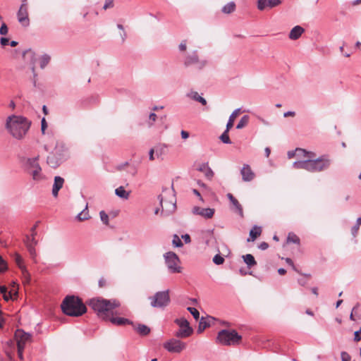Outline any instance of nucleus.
Segmentation results:
<instances>
[{"mask_svg":"<svg viewBox=\"0 0 361 361\" xmlns=\"http://www.w3.org/2000/svg\"><path fill=\"white\" fill-rule=\"evenodd\" d=\"M305 32V29L300 25L295 26L289 33V38L292 40H296L300 38Z\"/></svg>","mask_w":361,"mask_h":361,"instance_id":"21","label":"nucleus"},{"mask_svg":"<svg viewBox=\"0 0 361 361\" xmlns=\"http://www.w3.org/2000/svg\"><path fill=\"white\" fill-rule=\"evenodd\" d=\"M157 114H154V113H151L149 116V125L151 126L153 125V123L156 121L157 119Z\"/></svg>","mask_w":361,"mask_h":361,"instance_id":"53","label":"nucleus"},{"mask_svg":"<svg viewBox=\"0 0 361 361\" xmlns=\"http://www.w3.org/2000/svg\"><path fill=\"white\" fill-rule=\"evenodd\" d=\"M164 348L170 353H179L186 348V343L172 338L164 343Z\"/></svg>","mask_w":361,"mask_h":361,"instance_id":"11","label":"nucleus"},{"mask_svg":"<svg viewBox=\"0 0 361 361\" xmlns=\"http://www.w3.org/2000/svg\"><path fill=\"white\" fill-rule=\"evenodd\" d=\"M25 244H26L27 251L30 255V257L32 259L34 262L36 263L37 262V261H36L37 253H36V250L35 248V246L36 245H34V243H30V242H25Z\"/></svg>","mask_w":361,"mask_h":361,"instance_id":"28","label":"nucleus"},{"mask_svg":"<svg viewBox=\"0 0 361 361\" xmlns=\"http://www.w3.org/2000/svg\"><path fill=\"white\" fill-rule=\"evenodd\" d=\"M231 204L233 205V207H235V211L236 212L238 213V214L241 216V217H243V207L241 206V204L239 203V202L238 201V200L235 198V200L232 201L231 202Z\"/></svg>","mask_w":361,"mask_h":361,"instance_id":"38","label":"nucleus"},{"mask_svg":"<svg viewBox=\"0 0 361 361\" xmlns=\"http://www.w3.org/2000/svg\"><path fill=\"white\" fill-rule=\"evenodd\" d=\"M358 231H359V226L357 225H354L352 228H351V233L353 235V237H356L357 233H358Z\"/></svg>","mask_w":361,"mask_h":361,"instance_id":"57","label":"nucleus"},{"mask_svg":"<svg viewBox=\"0 0 361 361\" xmlns=\"http://www.w3.org/2000/svg\"><path fill=\"white\" fill-rule=\"evenodd\" d=\"M216 318L212 316H207V317H202L199 322L197 332L201 333L207 327H209L214 324Z\"/></svg>","mask_w":361,"mask_h":361,"instance_id":"16","label":"nucleus"},{"mask_svg":"<svg viewBox=\"0 0 361 361\" xmlns=\"http://www.w3.org/2000/svg\"><path fill=\"white\" fill-rule=\"evenodd\" d=\"M296 153H298V156H301V155L303 156V154L301 152H297L296 150L295 152L294 151H289L288 152V158L289 159L293 158L295 155Z\"/></svg>","mask_w":361,"mask_h":361,"instance_id":"58","label":"nucleus"},{"mask_svg":"<svg viewBox=\"0 0 361 361\" xmlns=\"http://www.w3.org/2000/svg\"><path fill=\"white\" fill-rule=\"evenodd\" d=\"M296 151L301 152L304 157L309 158L310 172L314 173L326 170L329 168L331 164V160L327 155H322L319 158L312 159V158L314 157V154L313 152H307L300 148H297Z\"/></svg>","mask_w":361,"mask_h":361,"instance_id":"4","label":"nucleus"},{"mask_svg":"<svg viewBox=\"0 0 361 361\" xmlns=\"http://www.w3.org/2000/svg\"><path fill=\"white\" fill-rule=\"evenodd\" d=\"M116 195L123 199L128 200L130 195V192H127L123 186H120L115 190Z\"/></svg>","mask_w":361,"mask_h":361,"instance_id":"30","label":"nucleus"},{"mask_svg":"<svg viewBox=\"0 0 361 361\" xmlns=\"http://www.w3.org/2000/svg\"><path fill=\"white\" fill-rule=\"evenodd\" d=\"M250 121V116L248 115H244L236 126L237 129H242L245 127Z\"/></svg>","mask_w":361,"mask_h":361,"instance_id":"34","label":"nucleus"},{"mask_svg":"<svg viewBox=\"0 0 361 361\" xmlns=\"http://www.w3.org/2000/svg\"><path fill=\"white\" fill-rule=\"evenodd\" d=\"M15 261H16V264L18 265V267H19V269H20V271L22 272V275L24 278L23 283H29L30 281V279H31L30 274H29L25 266L23 264V260L22 257L20 255L16 254V257H15Z\"/></svg>","mask_w":361,"mask_h":361,"instance_id":"14","label":"nucleus"},{"mask_svg":"<svg viewBox=\"0 0 361 361\" xmlns=\"http://www.w3.org/2000/svg\"><path fill=\"white\" fill-rule=\"evenodd\" d=\"M14 339L17 343V347L25 348L26 344L32 341V334L24 331L22 329H18L15 331Z\"/></svg>","mask_w":361,"mask_h":361,"instance_id":"10","label":"nucleus"},{"mask_svg":"<svg viewBox=\"0 0 361 361\" xmlns=\"http://www.w3.org/2000/svg\"><path fill=\"white\" fill-rule=\"evenodd\" d=\"M66 149L63 145H56L52 153L55 154L57 157H62V161L65 159Z\"/></svg>","mask_w":361,"mask_h":361,"instance_id":"29","label":"nucleus"},{"mask_svg":"<svg viewBox=\"0 0 361 361\" xmlns=\"http://www.w3.org/2000/svg\"><path fill=\"white\" fill-rule=\"evenodd\" d=\"M0 293L1 294H3L4 299L6 301H8L11 298V293H8L7 288L4 286H0Z\"/></svg>","mask_w":361,"mask_h":361,"instance_id":"41","label":"nucleus"},{"mask_svg":"<svg viewBox=\"0 0 361 361\" xmlns=\"http://www.w3.org/2000/svg\"><path fill=\"white\" fill-rule=\"evenodd\" d=\"M8 269V265L6 261L0 255V273L4 272Z\"/></svg>","mask_w":361,"mask_h":361,"instance_id":"47","label":"nucleus"},{"mask_svg":"<svg viewBox=\"0 0 361 361\" xmlns=\"http://www.w3.org/2000/svg\"><path fill=\"white\" fill-rule=\"evenodd\" d=\"M342 361H350L351 357L346 352H342L341 354Z\"/></svg>","mask_w":361,"mask_h":361,"instance_id":"52","label":"nucleus"},{"mask_svg":"<svg viewBox=\"0 0 361 361\" xmlns=\"http://www.w3.org/2000/svg\"><path fill=\"white\" fill-rule=\"evenodd\" d=\"M17 18L19 23L23 27H27L30 25V18L28 15V6L20 5L18 12Z\"/></svg>","mask_w":361,"mask_h":361,"instance_id":"13","label":"nucleus"},{"mask_svg":"<svg viewBox=\"0 0 361 361\" xmlns=\"http://www.w3.org/2000/svg\"><path fill=\"white\" fill-rule=\"evenodd\" d=\"M165 262L170 273H180L182 268L178 265L180 259L173 252H168L164 255Z\"/></svg>","mask_w":361,"mask_h":361,"instance_id":"8","label":"nucleus"},{"mask_svg":"<svg viewBox=\"0 0 361 361\" xmlns=\"http://www.w3.org/2000/svg\"><path fill=\"white\" fill-rule=\"evenodd\" d=\"M262 233V228L259 226H254L253 228L250 231V237L247 238V241H255L257 237H259Z\"/></svg>","mask_w":361,"mask_h":361,"instance_id":"24","label":"nucleus"},{"mask_svg":"<svg viewBox=\"0 0 361 361\" xmlns=\"http://www.w3.org/2000/svg\"><path fill=\"white\" fill-rule=\"evenodd\" d=\"M186 40L182 41L178 47L179 50L181 51H185L186 50Z\"/></svg>","mask_w":361,"mask_h":361,"instance_id":"61","label":"nucleus"},{"mask_svg":"<svg viewBox=\"0 0 361 361\" xmlns=\"http://www.w3.org/2000/svg\"><path fill=\"white\" fill-rule=\"evenodd\" d=\"M182 238L184 240L185 243H190L191 242L190 236L188 234L183 235Z\"/></svg>","mask_w":361,"mask_h":361,"instance_id":"63","label":"nucleus"},{"mask_svg":"<svg viewBox=\"0 0 361 361\" xmlns=\"http://www.w3.org/2000/svg\"><path fill=\"white\" fill-rule=\"evenodd\" d=\"M281 4V0H267V6L274 8Z\"/></svg>","mask_w":361,"mask_h":361,"instance_id":"48","label":"nucleus"},{"mask_svg":"<svg viewBox=\"0 0 361 361\" xmlns=\"http://www.w3.org/2000/svg\"><path fill=\"white\" fill-rule=\"evenodd\" d=\"M242 336L235 330L223 329L219 331L216 343L223 345H235L240 343Z\"/></svg>","mask_w":361,"mask_h":361,"instance_id":"5","label":"nucleus"},{"mask_svg":"<svg viewBox=\"0 0 361 361\" xmlns=\"http://www.w3.org/2000/svg\"><path fill=\"white\" fill-rule=\"evenodd\" d=\"M214 209L202 208L195 206L192 208V213L195 215H200L205 219H211L214 214Z\"/></svg>","mask_w":361,"mask_h":361,"instance_id":"15","label":"nucleus"},{"mask_svg":"<svg viewBox=\"0 0 361 361\" xmlns=\"http://www.w3.org/2000/svg\"><path fill=\"white\" fill-rule=\"evenodd\" d=\"M64 183V179L61 176H55L54 183L52 188V195L56 197L59 195V191L62 188Z\"/></svg>","mask_w":361,"mask_h":361,"instance_id":"19","label":"nucleus"},{"mask_svg":"<svg viewBox=\"0 0 361 361\" xmlns=\"http://www.w3.org/2000/svg\"><path fill=\"white\" fill-rule=\"evenodd\" d=\"M114 6V2H113V0H106L104 6H103V8L104 10H106L107 8H111L113 7Z\"/></svg>","mask_w":361,"mask_h":361,"instance_id":"56","label":"nucleus"},{"mask_svg":"<svg viewBox=\"0 0 361 361\" xmlns=\"http://www.w3.org/2000/svg\"><path fill=\"white\" fill-rule=\"evenodd\" d=\"M106 280L103 278H101L99 280V286L100 288H103L106 286Z\"/></svg>","mask_w":361,"mask_h":361,"instance_id":"64","label":"nucleus"},{"mask_svg":"<svg viewBox=\"0 0 361 361\" xmlns=\"http://www.w3.org/2000/svg\"><path fill=\"white\" fill-rule=\"evenodd\" d=\"M62 312L70 317H78L87 312V307L78 296L67 295L61 304Z\"/></svg>","mask_w":361,"mask_h":361,"instance_id":"2","label":"nucleus"},{"mask_svg":"<svg viewBox=\"0 0 361 361\" xmlns=\"http://www.w3.org/2000/svg\"><path fill=\"white\" fill-rule=\"evenodd\" d=\"M360 304L357 302L352 309L351 313L350 314V319L352 321H355L354 313L356 312V310L358 309Z\"/></svg>","mask_w":361,"mask_h":361,"instance_id":"51","label":"nucleus"},{"mask_svg":"<svg viewBox=\"0 0 361 361\" xmlns=\"http://www.w3.org/2000/svg\"><path fill=\"white\" fill-rule=\"evenodd\" d=\"M106 320L110 321L113 324L116 326H126L127 324L134 326L133 322L123 317H115L109 316Z\"/></svg>","mask_w":361,"mask_h":361,"instance_id":"18","label":"nucleus"},{"mask_svg":"<svg viewBox=\"0 0 361 361\" xmlns=\"http://www.w3.org/2000/svg\"><path fill=\"white\" fill-rule=\"evenodd\" d=\"M99 216H100L101 221L105 225H108L109 224V216H108V214L104 211H101L99 212Z\"/></svg>","mask_w":361,"mask_h":361,"instance_id":"46","label":"nucleus"},{"mask_svg":"<svg viewBox=\"0 0 361 361\" xmlns=\"http://www.w3.org/2000/svg\"><path fill=\"white\" fill-rule=\"evenodd\" d=\"M50 56L48 54H44L39 59V64L41 68H44L50 61Z\"/></svg>","mask_w":361,"mask_h":361,"instance_id":"37","label":"nucleus"},{"mask_svg":"<svg viewBox=\"0 0 361 361\" xmlns=\"http://www.w3.org/2000/svg\"><path fill=\"white\" fill-rule=\"evenodd\" d=\"M240 174L242 176L243 180L245 182L251 181L255 177V173L248 164H245L243 166L240 170Z\"/></svg>","mask_w":361,"mask_h":361,"instance_id":"17","label":"nucleus"},{"mask_svg":"<svg viewBox=\"0 0 361 361\" xmlns=\"http://www.w3.org/2000/svg\"><path fill=\"white\" fill-rule=\"evenodd\" d=\"M218 251V254H216L214 257H213V262L216 264V265H221V264H223L224 262V258L223 256H221L220 255V251L218 249L217 250Z\"/></svg>","mask_w":361,"mask_h":361,"instance_id":"39","label":"nucleus"},{"mask_svg":"<svg viewBox=\"0 0 361 361\" xmlns=\"http://www.w3.org/2000/svg\"><path fill=\"white\" fill-rule=\"evenodd\" d=\"M38 157L29 158L27 161L28 173L35 181H41L45 179V176L42 173V168L38 163Z\"/></svg>","mask_w":361,"mask_h":361,"instance_id":"7","label":"nucleus"},{"mask_svg":"<svg viewBox=\"0 0 361 361\" xmlns=\"http://www.w3.org/2000/svg\"><path fill=\"white\" fill-rule=\"evenodd\" d=\"M287 242L299 244L300 238L295 234L290 233L287 237Z\"/></svg>","mask_w":361,"mask_h":361,"instance_id":"40","label":"nucleus"},{"mask_svg":"<svg viewBox=\"0 0 361 361\" xmlns=\"http://www.w3.org/2000/svg\"><path fill=\"white\" fill-rule=\"evenodd\" d=\"M187 97L191 98L192 99L201 103L202 105L207 104V101L204 98L200 96L197 92H191L187 94Z\"/></svg>","mask_w":361,"mask_h":361,"instance_id":"27","label":"nucleus"},{"mask_svg":"<svg viewBox=\"0 0 361 361\" xmlns=\"http://www.w3.org/2000/svg\"><path fill=\"white\" fill-rule=\"evenodd\" d=\"M360 334H361V327L360 328V329L358 331H356L354 333V341L355 342H358V341H361Z\"/></svg>","mask_w":361,"mask_h":361,"instance_id":"54","label":"nucleus"},{"mask_svg":"<svg viewBox=\"0 0 361 361\" xmlns=\"http://www.w3.org/2000/svg\"><path fill=\"white\" fill-rule=\"evenodd\" d=\"M194 64H197L199 69L203 68L207 64V61L199 60L197 51L196 50L187 55L184 60V65L185 66H190Z\"/></svg>","mask_w":361,"mask_h":361,"instance_id":"12","label":"nucleus"},{"mask_svg":"<svg viewBox=\"0 0 361 361\" xmlns=\"http://www.w3.org/2000/svg\"><path fill=\"white\" fill-rule=\"evenodd\" d=\"M133 329L137 331V333L141 336H147L150 333V328L145 324H138L134 326H132Z\"/></svg>","mask_w":361,"mask_h":361,"instance_id":"22","label":"nucleus"},{"mask_svg":"<svg viewBox=\"0 0 361 361\" xmlns=\"http://www.w3.org/2000/svg\"><path fill=\"white\" fill-rule=\"evenodd\" d=\"M90 218V216L89 212L87 211V205H86L85 208L76 216V219L79 221L87 220Z\"/></svg>","mask_w":361,"mask_h":361,"instance_id":"33","label":"nucleus"},{"mask_svg":"<svg viewBox=\"0 0 361 361\" xmlns=\"http://www.w3.org/2000/svg\"><path fill=\"white\" fill-rule=\"evenodd\" d=\"M175 323L180 326V329L175 334L177 338H188L192 334L193 329L190 326V324L186 319L183 317L176 319Z\"/></svg>","mask_w":361,"mask_h":361,"instance_id":"9","label":"nucleus"},{"mask_svg":"<svg viewBox=\"0 0 361 361\" xmlns=\"http://www.w3.org/2000/svg\"><path fill=\"white\" fill-rule=\"evenodd\" d=\"M309 158L302 161H297L293 164V167L296 169H305L309 171Z\"/></svg>","mask_w":361,"mask_h":361,"instance_id":"25","label":"nucleus"},{"mask_svg":"<svg viewBox=\"0 0 361 361\" xmlns=\"http://www.w3.org/2000/svg\"><path fill=\"white\" fill-rule=\"evenodd\" d=\"M286 263H287L288 264H289L290 266H291V267H292V268H293V269L294 271H295L296 272H298V274H300L303 275V274H302V273H301V272H300V271H299V270L295 267V264H294V263H293V260H292L290 258H288V257L286 258ZM304 276H307V277H310V276H310V274H304Z\"/></svg>","mask_w":361,"mask_h":361,"instance_id":"42","label":"nucleus"},{"mask_svg":"<svg viewBox=\"0 0 361 361\" xmlns=\"http://www.w3.org/2000/svg\"><path fill=\"white\" fill-rule=\"evenodd\" d=\"M197 170L199 171L203 172L208 179H212V178L214 176V172L209 166L208 163H203L200 164L197 168Z\"/></svg>","mask_w":361,"mask_h":361,"instance_id":"23","label":"nucleus"},{"mask_svg":"<svg viewBox=\"0 0 361 361\" xmlns=\"http://www.w3.org/2000/svg\"><path fill=\"white\" fill-rule=\"evenodd\" d=\"M37 235V232L34 231V233L31 232V235H26L25 242H30L34 243V245L37 244V241L35 240V235Z\"/></svg>","mask_w":361,"mask_h":361,"instance_id":"45","label":"nucleus"},{"mask_svg":"<svg viewBox=\"0 0 361 361\" xmlns=\"http://www.w3.org/2000/svg\"><path fill=\"white\" fill-rule=\"evenodd\" d=\"M47 164L52 168L58 167L62 163V157H57L54 153H51L47 159Z\"/></svg>","mask_w":361,"mask_h":361,"instance_id":"20","label":"nucleus"},{"mask_svg":"<svg viewBox=\"0 0 361 361\" xmlns=\"http://www.w3.org/2000/svg\"><path fill=\"white\" fill-rule=\"evenodd\" d=\"M267 7V0H258L257 8L260 11H263Z\"/></svg>","mask_w":361,"mask_h":361,"instance_id":"49","label":"nucleus"},{"mask_svg":"<svg viewBox=\"0 0 361 361\" xmlns=\"http://www.w3.org/2000/svg\"><path fill=\"white\" fill-rule=\"evenodd\" d=\"M87 304L103 319H107L108 313L120 306L117 300H106L102 298L90 299Z\"/></svg>","mask_w":361,"mask_h":361,"instance_id":"3","label":"nucleus"},{"mask_svg":"<svg viewBox=\"0 0 361 361\" xmlns=\"http://www.w3.org/2000/svg\"><path fill=\"white\" fill-rule=\"evenodd\" d=\"M269 247V244L266 242H262L258 245V248L262 250H265Z\"/></svg>","mask_w":361,"mask_h":361,"instance_id":"60","label":"nucleus"},{"mask_svg":"<svg viewBox=\"0 0 361 361\" xmlns=\"http://www.w3.org/2000/svg\"><path fill=\"white\" fill-rule=\"evenodd\" d=\"M149 300L152 307L164 309L171 302L169 290L158 291L154 295L149 297Z\"/></svg>","mask_w":361,"mask_h":361,"instance_id":"6","label":"nucleus"},{"mask_svg":"<svg viewBox=\"0 0 361 361\" xmlns=\"http://www.w3.org/2000/svg\"><path fill=\"white\" fill-rule=\"evenodd\" d=\"M31 121L22 116L11 115L6 119V128L15 138L21 140L27 133Z\"/></svg>","mask_w":361,"mask_h":361,"instance_id":"1","label":"nucleus"},{"mask_svg":"<svg viewBox=\"0 0 361 361\" xmlns=\"http://www.w3.org/2000/svg\"><path fill=\"white\" fill-rule=\"evenodd\" d=\"M0 43H1V46L5 47L8 44L9 39L6 37H1Z\"/></svg>","mask_w":361,"mask_h":361,"instance_id":"62","label":"nucleus"},{"mask_svg":"<svg viewBox=\"0 0 361 361\" xmlns=\"http://www.w3.org/2000/svg\"><path fill=\"white\" fill-rule=\"evenodd\" d=\"M47 128V123L44 118H43L41 121V130L43 134H44L45 130Z\"/></svg>","mask_w":361,"mask_h":361,"instance_id":"55","label":"nucleus"},{"mask_svg":"<svg viewBox=\"0 0 361 361\" xmlns=\"http://www.w3.org/2000/svg\"><path fill=\"white\" fill-rule=\"evenodd\" d=\"M187 310L190 312V314L193 316V317L196 320H197L199 319V317H200V312H199V311L196 308L192 307H188L187 308Z\"/></svg>","mask_w":361,"mask_h":361,"instance_id":"44","label":"nucleus"},{"mask_svg":"<svg viewBox=\"0 0 361 361\" xmlns=\"http://www.w3.org/2000/svg\"><path fill=\"white\" fill-rule=\"evenodd\" d=\"M17 348H18V356L20 360H23V351H24L25 348H23L22 347H17Z\"/></svg>","mask_w":361,"mask_h":361,"instance_id":"59","label":"nucleus"},{"mask_svg":"<svg viewBox=\"0 0 361 361\" xmlns=\"http://www.w3.org/2000/svg\"><path fill=\"white\" fill-rule=\"evenodd\" d=\"M229 130H230V129H228V128L226 127L224 132L221 135L219 138L223 143H225V144H231V141L229 135H228Z\"/></svg>","mask_w":361,"mask_h":361,"instance_id":"36","label":"nucleus"},{"mask_svg":"<svg viewBox=\"0 0 361 361\" xmlns=\"http://www.w3.org/2000/svg\"><path fill=\"white\" fill-rule=\"evenodd\" d=\"M172 243L174 246L177 247H183V244L179 237L175 234L173 238Z\"/></svg>","mask_w":361,"mask_h":361,"instance_id":"43","label":"nucleus"},{"mask_svg":"<svg viewBox=\"0 0 361 361\" xmlns=\"http://www.w3.org/2000/svg\"><path fill=\"white\" fill-rule=\"evenodd\" d=\"M240 109H237L233 111V113L230 115L228 121L226 124V127L228 129H231L233 126L234 121L235 118L238 116Z\"/></svg>","mask_w":361,"mask_h":361,"instance_id":"31","label":"nucleus"},{"mask_svg":"<svg viewBox=\"0 0 361 361\" xmlns=\"http://www.w3.org/2000/svg\"><path fill=\"white\" fill-rule=\"evenodd\" d=\"M235 4L234 2L231 1V2H229L227 4H226L222 8L221 11L224 13H231L235 11Z\"/></svg>","mask_w":361,"mask_h":361,"instance_id":"35","label":"nucleus"},{"mask_svg":"<svg viewBox=\"0 0 361 361\" xmlns=\"http://www.w3.org/2000/svg\"><path fill=\"white\" fill-rule=\"evenodd\" d=\"M204 239H205V244L207 245H210V244L212 243V240H214V241H216V239L214 236V230H209V231H207L204 233Z\"/></svg>","mask_w":361,"mask_h":361,"instance_id":"32","label":"nucleus"},{"mask_svg":"<svg viewBox=\"0 0 361 361\" xmlns=\"http://www.w3.org/2000/svg\"><path fill=\"white\" fill-rule=\"evenodd\" d=\"M244 262L247 264L248 268H252L257 265V262L251 254H246L242 256Z\"/></svg>","mask_w":361,"mask_h":361,"instance_id":"26","label":"nucleus"},{"mask_svg":"<svg viewBox=\"0 0 361 361\" xmlns=\"http://www.w3.org/2000/svg\"><path fill=\"white\" fill-rule=\"evenodd\" d=\"M8 26L6 25V24L5 23H3L0 27V35H6L8 34Z\"/></svg>","mask_w":361,"mask_h":361,"instance_id":"50","label":"nucleus"}]
</instances>
